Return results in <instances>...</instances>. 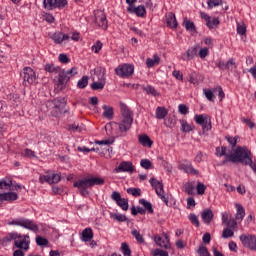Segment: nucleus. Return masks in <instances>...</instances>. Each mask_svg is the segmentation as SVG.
<instances>
[{
    "mask_svg": "<svg viewBox=\"0 0 256 256\" xmlns=\"http://www.w3.org/2000/svg\"><path fill=\"white\" fill-rule=\"evenodd\" d=\"M253 159V153L247 146H237L233 154L227 155V159L223 161L225 163H241V165H248Z\"/></svg>",
    "mask_w": 256,
    "mask_h": 256,
    "instance_id": "f257e3e1",
    "label": "nucleus"
},
{
    "mask_svg": "<svg viewBox=\"0 0 256 256\" xmlns=\"http://www.w3.org/2000/svg\"><path fill=\"white\" fill-rule=\"evenodd\" d=\"M120 111L123 119L118 124L119 131L120 133H127L131 129V125H133V112L125 104H120Z\"/></svg>",
    "mask_w": 256,
    "mask_h": 256,
    "instance_id": "f03ea898",
    "label": "nucleus"
},
{
    "mask_svg": "<svg viewBox=\"0 0 256 256\" xmlns=\"http://www.w3.org/2000/svg\"><path fill=\"white\" fill-rule=\"evenodd\" d=\"M46 107H52V115L54 117H60V115H63L65 113H68L67 107V101H65V98H56L54 100H50L46 102Z\"/></svg>",
    "mask_w": 256,
    "mask_h": 256,
    "instance_id": "7ed1b4c3",
    "label": "nucleus"
},
{
    "mask_svg": "<svg viewBox=\"0 0 256 256\" xmlns=\"http://www.w3.org/2000/svg\"><path fill=\"white\" fill-rule=\"evenodd\" d=\"M6 241H14L15 247H17V249H24V251L29 250V243H31L30 241L25 240L23 235L17 232L9 233L6 236Z\"/></svg>",
    "mask_w": 256,
    "mask_h": 256,
    "instance_id": "20e7f679",
    "label": "nucleus"
},
{
    "mask_svg": "<svg viewBox=\"0 0 256 256\" xmlns=\"http://www.w3.org/2000/svg\"><path fill=\"white\" fill-rule=\"evenodd\" d=\"M58 73V87H61V89H63L65 88L67 83H69L71 77H75V75H77V68L72 67L68 71L60 70V72Z\"/></svg>",
    "mask_w": 256,
    "mask_h": 256,
    "instance_id": "39448f33",
    "label": "nucleus"
},
{
    "mask_svg": "<svg viewBox=\"0 0 256 256\" xmlns=\"http://www.w3.org/2000/svg\"><path fill=\"white\" fill-rule=\"evenodd\" d=\"M9 225H17L18 227H24V229H28L29 231H33L37 233L39 231V226L33 222V220L18 218L16 220H12L9 222Z\"/></svg>",
    "mask_w": 256,
    "mask_h": 256,
    "instance_id": "423d86ee",
    "label": "nucleus"
},
{
    "mask_svg": "<svg viewBox=\"0 0 256 256\" xmlns=\"http://www.w3.org/2000/svg\"><path fill=\"white\" fill-rule=\"evenodd\" d=\"M20 77L23 79L24 87H29V85H33L37 81V75H35V71L31 67L23 68Z\"/></svg>",
    "mask_w": 256,
    "mask_h": 256,
    "instance_id": "0eeeda50",
    "label": "nucleus"
},
{
    "mask_svg": "<svg viewBox=\"0 0 256 256\" xmlns=\"http://www.w3.org/2000/svg\"><path fill=\"white\" fill-rule=\"evenodd\" d=\"M135 73V67L131 64H121L115 68V74L122 79H127Z\"/></svg>",
    "mask_w": 256,
    "mask_h": 256,
    "instance_id": "6e6552de",
    "label": "nucleus"
},
{
    "mask_svg": "<svg viewBox=\"0 0 256 256\" xmlns=\"http://www.w3.org/2000/svg\"><path fill=\"white\" fill-rule=\"evenodd\" d=\"M149 183H150L151 187H153V189H155L156 195H158V197H160L161 201H163L166 205H168L169 199L167 197H165V190L163 189V184L155 178H151L149 180Z\"/></svg>",
    "mask_w": 256,
    "mask_h": 256,
    "instance_id": "1a4fd4ad",
    "label": "nucleus"
},
{
    "mask_svg": "<svg viewBox=\"0 0 256 256\" xmlns=\"http://www.w3.org/2000/svg\"><path fill=\"white\" fill-rule=\"evenodd\" d=\"M239 239L243 247L250 249V251H256V235L242 234L239 236Z\"/></svg>",
    "mask_w": 256,
    "mask_h": 256,
    "instance_id": "9d476101",
    "label": "nucleus"
},
{
    "mask_svg": "<svg viewBox=\"0 0 256 256\" xmlns=\"http://www.w3.org/2000/svg\"><path fill=\"white\" fill-rule=\"evenodd\" d=\"M194 121L197 125H201L203 133L211 131V118L208 115L197 114L194 116Z\"/></svg>",
    "mask_w": 256,
    "mask_h": 256,
    "instance_id": "9b49d317",
    "label": "nucleus"
},
{
    "mask_svg": "<svg viewBox=\"0 0 256 256\" xmlns=\"http://www.w3.org/2000/svg\"><path fill=\"white\" fill-rule=\"evenodd\" d=\"M43 5L48 11H53V9H65L67 0H43Z\"/></svg>",
    "mask_w": 256,
    "mask_h": 256,
    "instance_id": "f8f14e48",
    "label": "nucleus"
},
{
    "mask_svg": "<svg viewBox=\"0 0 256 256\" xmlns=\"http://www.w3.org/2000/svg\"><path fill=\"white\" fill-rule=\"evenodd\" d=\"M94 15L96 25H98V27H101L104 30H107L109 25L107 21V15H105V12L103 10H96L94 11Z\"/></svg>",
    "mask_w": 256,
    "mask_h": 256,
    "instance_id": "ddd939ff",
    "label": "nucleus"
},
{
    "mask_svg": "<svg viewBox=\"0 0 256 256\" xmlns=\"http://www.w3.org/2000/svg\"><path fill=\"white\" fill-rule=\"evenodd\" d=\"M115 173H133L135 171V166L131 161H123L115 168Z\"/></svg>",
    "mask_w": 256,
    "mask_h": 256,
    "instance_id": "4468645a",
    "label": "nucleus"
},
{
    "mask_svg": "<svg viewBox=\"0 0 256 256\" xmlns=\"http://www.w3.org/2000/svg\"><path fill=\"white\" fill-rule=\"evenodd\" d=\"M179 169H182L184 173H188L189 175H199V170L193 168V163L191 161L185 159L179 165Z\"/></svg>",
    "mask_w": 256,
    "mask_h": 256,
    "instance_id": "2eb2a0df",
    "label": "nucleus"
},
{
    "mask_svg": "<svg viewBox=\"0 0 256 256\" xmlns=\"http://www.w3.org/2000/svg\"><path fill=\"white\" fill-rule=\"evenodd\" d=\"M128 13H132L136 15L137 17H144L147 15V10L145 9V6L139 5L135 7L134 5L127 7Z\"/></svg>",
    "mask_w": 256,
    "mask_h": 256,
    "instance_id": "dca6fc26",
    "label": "nucleus"
},
{
    "mask_svg": "<svg viewBox=\"0 0 256 256\" xmlns=\"http://www.w3.org/2000/svg\"><path fill=\"white\" fill-rule=\"evenodd\" d=\"M50 39H52L56 45H61L63 41H69L71 37L68 34H64L63 32H55L50 36Z\"/></svg>",
    "mask_w": 256,
    "mask_h": 256,
    "instance_id": "f3484780",
    "label": "nucleus"
},
{
    "mask_svg": "<svg viewBox=\"0 0 256 256\" xmlns=\"http://www.w3.org/2000/svg\"><path fill=\"white\" fill-rule=\"evenodd\" d=\"M197 53H198V47L192 46L188 48L184 54H182L181 59L182 61H191V59H195V57H197Z\"/></svg>",
    "mask_w": 256,
    "mask_h": 256,
    "instance_id": "a211bd4d",
    "label": "nucleus"
},
{
    "mask_svg": "<svg viewBox=\"0 0 256 256\" xmlns=\"http://www.w3.org/2000/svg\"><path fill=\"white\" fill-rule=\"evenodd\" d=\"M73 187H76L77 189H79V193L80 195H82V197H87V195H89V189L90 187L84 182V180H78L73 184Z\"/></svg>",
    "mask_w": 256,
    "mask_h": 256,
    "instance_id": "6ab92c4d",
    "label": "nucleus"
},
{
    "mask_svg": "<svg viewBox=\"0 0 256 256\" xmlns=\"http://www.w3.org/2000/svg\"><path fill=\"white\" fill-rule=\"evenodd\" d=\"M84 182L91 188L95 187V185H105V179L99 177H88L82 179Z\"/></svg>",
    "mask_w": 256,
    "mask_h": 256,
    "instance_id": "aec40b11",
    "label": "nucleus"
},
{
    "mask_svg": "<svg viewBox=\"0 0 256 256\" xmlns=\"http://www.w3.org/2000/svg\"><path fill=\"white\" fill-rule=\"evenodd\" d=\"M138 141H139L140 145H142L143 147L151 148L153 146V141L151 140V138H149V136H147V134L139 135Z\"/></svg>",
    "mask_w": 256,
    "mask_h": 256,
    "instance_id": "412c9836",
    "label": "nucleus"
},
{
    "mask_svg": "<svg viewBox=\"0 0 256 256\" xmlns=\"http://www.w3.org/2000/svg\"><path fill=\"white\" fill-rule=\"evenodd\" d=\"M19 199V196L15 192H7L0 194V201H17Z\"/></svg>",
    "mask_w": 256,
    "mask_h": 256,
    "instance_id": "4be33fe9",
    "label": "nucleus"
},
{
    "mask_svg": "<svg viewBox=\"0 0 256 256\" xmlns=\"http://www.w3.org/2000/svg\"><path fill=\"white\" fill-rule=\"evenodd\" d=\"M213 211L211 209H206L204 211H202L201 213V218L202 221H204V223H206V225H209V223H211L213 221Z\"/></svg>",
    "mask_w": 256,
    "mask_h": 256,
    "instance_id": "5701e85b",
    "label": "nucleus"
},
{
    "mask_svg": "<svg viewBox=\"0 0 256 256\" xmlns=\"http://www.w3.org/2000/svg\"><path fill=\"white\" fill-rule=\"evenodd\" d=\"M166 23L170 29H177V18L175 17V14L172 12L168 13L166 15Z\"/></svg>",
    "mask_w": 256,
    "mask_h": 256,
    "instance_id": "b1692460",
    "label": "nucleus"
},
{
    "mask_svg": "<svg viewBox=\"0 0 256 256\" xmlns=\"http://www.w3.org/2000/svg\"><path fill=\"white\" fill-rule=\"evenodd\" d=\"M93 239V230L91 228H85L82 231L81 241L84 243H89Z\"/></svg>",
    "mask_w": 256,
    "mask_h": 256,
    "instance_id": "393cba45",
    "label": "nucleus"
},
{
    "mask_svg": "<svg viewBox=\"0 0 256 256\" xmlns=\"http://www.w3.org/2000/svg\"><path fill=\"white\" fill-rule=\"evenodd\" d=\"M180 131H182V133H191V131H193V129H195V126H193V124H189L187 122V120L185 119H180Z\"/></svg>",
    "mask_w": 256,
    "mask_h": 256,
    "instance_id": "a878e982",
    "label": "nucleus"
},
{
    "mask_svg": "<svg viewBox=\"0 0 256 256\" xmlns=\"http://www.w3.org/2000/svg\"><path fill=\"white\" fill-rule=\"evenodd\" d=\"M216 65L218 69H220V71H225V69H227V71H230V69H232L231 66L235 65V61H233V58H231L227 61L226 64L223 61H219Z\"/></svg>",
    "mask_w": 256,
    "mask_h": 256,
    "instance_id": "bb28decb",
    "label": "nucleus"
},
{
    "mask_svg": "<svg viewBox=\"0 0 256 256\" xmlns=\"http://www.w3.org/2000/svg\"><path fill=\"white\" fill-rule=\"evenodd\" d=\"M154 240H155V243L159 245V247H164V249H169V247H171L168 236L165 237L166 241L163 240L161 236H156Z\"/></svg>",
    "mask_w": 256,
    "mask_h": 256,
    "instance_id": "cd10ccee",
    "label": "nucleus"
},
{
    "mask_svg": "<svg viewBox=\"0 0 256 256\" xmlns=\"http://www.w3.org/2000/svg\"><path fill=\"white\" fill-rule=\"evenodd\" d=\"M183 25L186 31H189V33H197V27H195V23L191 22V20L185 18Z\"/></svg>",
    "mask_w": 256,
    "mask_h": 256,
    "instance_id": "c85d7f7f",
    "label": "nucleus"
},
{
    "mask_svg": "<svg viewBox=\"0 0 256 256\" xmlns=\"http://www.w3.org/2000/svg\"><path fill=\"white\" fill-rule=\"evenodd\" d=\"M160 61H161V58H159V55L154 54L153 58H148L146 60V65L148 69H151V67H155V65H159Z\"/></svg>",
    "mask_w": 256,
    "mask_h": 256,
    "instance_id": "c756f323",
    "label": "nucleus"
},
{
    "mask_svg": "<svg viewBox=\"0 0 256 256\" xmlns=\"http://www.w3.org/2000/svg\"><path fill=\"white\" fill-rule=\"evenodd\" d=\"M168 114H169V111L166 110L165 107L158 106L156 108V119H165Z\"/></svg>",
    "mask_w": 256,
    "mask_h": 256,
    "instance_id": "7c9ffc66",
    "label": "nucleus"
},
{
    "mask_svg": "<svg viewBox=\"0 0 256 256\" xmlns=\"http://www.w3.org/2000/svg\"><path fill=\"white\" fill-rule=\"evenodd\" d=\"M188 81H189V83H192V85H197L199 83V81H202V78L199 73L192 72L188 76Z\"/></svg>",
    "mask_w": 256,
    "mask_h": 256,
    "instance_id": "2f4dec72",
    "label": "nucleus"
},
{
    "mask_svg": "<svg viewBox=\"0 0 256 256\" xmlns=\"http://www.w3.org/2000/svg\"><path fill=\"white\" fill-rule=\"evenodd\" d=\"M67 129L68 131H72V133H81L83 131V124L79 125V123L74 122L73 124H69Z\"/></svg>",
    "mask_w": 256,
    "mask_h": 256,
    "instance_id": "473e14b6",
    "label": "nucleus"
},
{
    "mask_svg": "<svg viewBox=\"0 0 256 256\" xmlns=\"http://www.w3.org/2000/svg\"><path fill=\"white\" fill-rule=\"evenodd\" d=\"M139 203H140V205H143L145 211H148V213H150V214L154 213L153 204H151V202L142 198L139 200Z\"/></svg>",
    "mask_w": 256,
    "mask_h": 256,
    "instance_id": "72a5a7b5",
    "label": "nucleus"
},
{
    "mask_svg": "<svg viewBox=\"0 0 256 256\" xmlns=\"http://www.w3.org/2000/svg\"><path fill=\"white\" fill-rule=\"evenodd\" d=\"M105 68L98 67L94 69V74L97 76L98 81H105Z\"/></svg>",
    "mask_w": 256,
    "mask_h": 256,
    "instance_id": "f704fd0d",
    "label": "nucleus"
},
{
    "mask_svg": "<svg viewBox=\"0 0 256 256\" xmlns=\"http://www.w3.org/2000/svg\"><path fill=\"white\" fill-rule=\"evenodd\" d=\"M102 109L104 110L103 112V117L106 119H113V107H108L107 105H103Z\"/></svg>",
    "mask_w": 256,
    "mask_h": 256,
    "instance_id": "c9c22d12",
    "label": "nucleus"
},
{
    "mask_svg": "<svg viewBox=\"0 0 256 256\" xmlns=\"http://www.w3.org/2000/svg\"><path fill=\"white\" fill-rule=\"evenodd\" d=\"M237 207V213H236V221H243V217H245V208L243 206L236 204Z\"/></svg>",
    "mask_w": 256,
    "mask_h": 256,
    "instance_id": "e433bc0d",
    "label": "nucleus"
},
{
    "mask_svg": "<svg viewBox=\"0 0 256 256\" xmlns=\"http://www.w3.org/2000/svg\"><path fill=\"white\" fill-rule=\"evenodd\" d=\"M143 91L147 93V95H152V97H159V92L155 89V87L149 85V86H144Z\"/></svg>",
    "mask_w": 256,
    "mask_h": 256,
    "instance_id": "4c0bfd02",
    "label": "nucleus"
},
{
    "mask_svg": "<svg viewBox=\"0 0 256 256\" xmlns=\"http://www.w3.org/2000/svg\"><path fill=\"white\" fill-rule=\"evenodd\" d=\"M221 24V21H219V18H213L211 20L206 22V27H208V29H215V27H219V25Z\"/></svg>",
    "mask_w": 256,
    "mask_h": 256,
    "instance_id": "58836bf2",
    "label": "nucleus"
},
{
    "mask_svg": "<svg viewBox=\"0 0 256 256\" xmlns=\"http://www.w3.org/2000/svg\"><path fill=\"white\" fill-rule=\"evenodd\" d=\"M13 185V181L12 180H5L2 179L0 180V189H4L5 191L11 189V186Z\"/></svg>",
    "mask_w": 256,
    "mask_h": 256,
    "instance_id": "ea45409f",
    "label": "nucleus"
},
{
    "mask_svg": "<svg viewBox=\"0 0 256 256\" xmlns=\"http://www.w3.org/2000/svg\"><path fill=\"white\" fill-rule=\"evenodd\" d=\"M45 71H47L48 73H60L61 67L55 66L53 64H46Z\"/></svg>",
    "mask_w": 256,
    "mask_h": 256,
    "instance_id": "a19ab883",
    "label": "nucleus"
},
{
    "mask_svg": "<svg viewBox=\"0 0 256 256\" xmlns=\"http://www.w3.org/2000/svg\"><path fill=\"white\" fill-rule=\"evenodd\" d=\"M89 85V77L83 76L77 83L78 89H85Z\"/></svg>",
    "mask_w": 256,
    "mask_h": 256,
    "instance_id": "79ce46f5",
    "label": "nucleus"
},
{
    "mask_svg": "<svg viewBox=\"0 0 256 256\" xmlns=\"http://www.w3.org/2000/svg\"><path fill=\"white\" fill-rule=\"evenodd\" d=\"M215 155L217 157H226V159H227V155H231V154H227V147L222 146V147H217L216 148Z\"/></svg>",
    "mask_w": 256,
    "mask_h": 256,
    "instance_id": "37998d69",
    "label": "nucleus"
},
{
    "mask_svg": "<svg viewBox=\"0 0 256 256\" xmlns=\"http://www.w3.org/2000/svg\"><path fill=\"white\" fill-rule=\"evenodd\" d=\"M90 87L93 91L105 89V81L93 82Z\"/></svg>",
    "mask_w": 256,
    "mask_h": 256,
    "instance_id": "c03bdc74",
    "label": "nucleus"
},
{
    "mask_svg": "<svg viewBox=\"0 0 256 256\" xmlns=\"http://www.w3.org/2000/svg\"><path fill=\"white\" fill-rule=\"evenodd\" d=\"M118 207L122 208V211H127L129 209V200L126 198H122L120 201L116 202Z\"/></svg>",
    "mask_w": 256,
    "mask_h": 256,
    "instance_id": "a18cd8bd",
    "label": "nucleus"
},
{
    "mask_svg": "<svg viewBox=\"0 0 256 256\" xmlns=\"http://www.w3.org/2000/svg\"><path fill=\"white\" fill-rule=\"evenodd\" d=\"M184 189L188 195H193V191H195V182L186 183Z\"/></svg>",
    "mask_w": 256,
    "mask_h": 256,
    "instance_id": "49530a36",
    "label": "nucleus"
},
{
    "mask_svg": "<svg viewBox=\"0 0 256 256\" xmlns=\"http://www.w3.org/2000/svg\"><path fill=\"white\" fill-rule=\"evenodd\" d=\"M36 244L39 247H45L49 245V240L47 238L41 237V236H36Z\"/></svg>",
    "mask_w": 256,
    "mask_h": 256,
    "instance_id": "de8ad7c7",
    "label": "nucleus"
},
{
    "mask_svg": "<svg viewBox=\"0 0 256 256\" xmlns=\"http://www.w3.org/2000/svg\"><path fill=\"white\" fill-rule=\"evenodd\" d=\"M121 252L124 256H131V248H129V244H127V242H123L121 244Z\"/></svg>",
    "mask_w": 256,
    "mask_h": 256,
    "instance_id": "09e8293b",
    "label": "nucleus"
},
{
    "mask_svg": "<svg viewBox=\"0 0 256 256\" xmlns=\"http://www.w3.org/2000/svg\"><path fill=\"white\" fill-rule=\"evenodd\" d=\"M128 195H132L133 197H141V188H128Z\"/></svg>",
    "mask_w": 256,
    "mask_h": 256,
    "instance_id": "8fccbe9b",
    "label": "nucleus"
},
{
    "mask_svg": "<svg viewBox=\"0 0 256 256\" xmlns=\"http://www.w3.org/2000/svg\"><path fill=\"white\" fill-rule=\"evenodd\" d=\"M188 219H189L190 223H192V225H195V227H199L200 223H199V218L197 217V215L190 213L188 216Z\"/></svg>",
    "mask_w": 256,
    "mask_h": 256,
    "instance_id": "3c124183",
    "label": "nucleus"
},
{
    "mask_svg": "<svg viewBox=\"0 0 256 256\" xmlns=\"http://www.w3.org/2000/svg\"><path fill=\"white\" fill-rule=\"evenodd\" d=\"M203 93L208 101H213V99H215V94H213L215 92L211 89H203Z\"/></svg>",
    "mask_w": 256,
    "mask_h": 256,
    "instance_id": "603ef678",
    "label": "nucleus"
},
{
    "mask_svg": "<svg viewBox=\"0 0 256 256\" xmlns=\"http://www.w3.org/2000/svg\"><path fill=\"white\" fill-rule=\"evenodd\" d=\"M207 189V186L203 184L202 182H198L196 186V191L198 195H205V190Z\"/></svg>",
    "mask_w": 256,
    "mask_h": 256,
    "instance_id": "864d4df0",
    "label": "nucleus"
},
{
    "mask_svg": "<svg viewBox=\"0 0 256 256\" xmlns=\"http://www.w3.org/2000/svg\"><path fill=\"white\" fill-rule=\"evenodd\" d=\"M223 3V0H208V9H213V7H219Z\"/></svg>",
    "mask_w": 256,
    "mask_h": 256,
    "instance_id": "5fc2aeb1",
    "label": "nucleus"
},
{
    "mask_svg": "<svg viewBox=\"0 0 256 256\" xmlns=\"http://www.w3.org/2000/svg\"><path fill=\"white\" fill-rule=\"evenodd\" d=\"M111 217H113L115 219V221H118L119 223H125V221H127V216L123 215V214H112Z\"/></svg>",
    "mask_w": 256,
    "mask_h": 256,
    "instance_id": "6e6d98bb",
    "label": "nucleus"
},
{
    "mask_svg": "<svg viewBox=\"0 0 256 256\" xmlns=\"http://www.w3.org/2000/svg\"><path fill=\"white\" fill-rule=\"evenodd\" d=\"M164 125L169 127V129H173L177 125V120L175 118H168L164 121Z\"/></svg>",
    "mask_w": 256,
    "mask_h": 256,
    "instance_id": "4d7b16f0",
    "label": "nucleus"
},
{
    "mask_svg": "<svg viewBox=\"0 0 256 256\" xmlns=\"http://www.w3.org/2000/svg\"><path fill=\"white\" fill-rule=\"evenodd\" d=\"M23 157H27L28 159H31V158H37V155L35 154V151H33L29 148H26L24 150Z\"/></svg>",
    "mask_w": 256,
    "mask_h": 256,
    "instance_id": "13d9d810",
    "label": "nucleus"
},
{
    "mask_svg": "<svg viewBox=\"0 0 256 256\" xmlns=\"http://www.w3.org/2000/svg\"><path fill=\"white\" fill-rule=\"evenodd\" d=\"M131 234L133 235V237H135L138 243H145V239H143V236L141 235V233H139V231L133 230Z\"/></svg>",
    "mask_w": 256,
    "mask_h": 256,
    "instance_id": "bf43d9fd",
    "label": "nucleus"
},
{
    "mask_svg": "<svg viewBox=\"0 0 256 256\" xmlns=\"http://www.w3.org/2000/svg\"><path fill=\"white\" fill-rule=\"evenodd\" d=\"M140 165H141V167H143V169H151L153 164L151 163V160H149V159H142L140 161Z\"/></svg>",
    "mask_w": 256,
    "mask_h": 256,
    "instance_id": "052dcab7",
    "label": "nucleus"
},
{
    "mask_svg": "<svg viewBox=\"0 0 256 256\" xmlns=\"http://www.w3.org/2000/svg\"><path fill=\"white\" fill-rule=\"evenodd\" d=\"M198 255L199 256H211V254L209 253V250H207V247H205V246L199 247Z\"/></svg>",
    "mask_w": 256,
    "mask_h": 256,
    "instance_id": "680f3d73",
    "label": "nucleus"
},
{
    "mask_svg": "<svg viewBox=\"0 0 256 256\" xmlns=\"http://www.w3.org/2000/svg\"><path fill=\"white\" fill-rule=\"evenodd\" d=\"M234 233L233 230L229 228H225L222 232L223 239H229V237H233Z\"/></svg>",
    "mask_w": 256,
    "mask_h": 256,
    "instance_id": "e2e57ef3",
    "label": "nucleus"
},
{
    "mask_svg": "<svg viewBox=\"0 0 256 256\" xmlns=\"http://www.w3.org/2000/svg\"><path fill=\"white\" fill-rule=\"evenodd\" d=\"M178 111L181 115H187V113H189V107L185 104H180L178 106Z\"/></svg>",
    "mask_w": 256,
    "mask_h": 256,
    "instance_id": "0e129e2a",
    "label": "nucleus"
},
{
    "mask_svg": "<svg viewBox=\"0 0 256 256\" xmlns=\"http://www.w3.org/2000/svg\"><path fill=\"white\" fill-rule=\"evenodd\" d=\"M153 256H169V252L157 248L154 250Z\"/></svg>",
    "mask_w": 256,
    "mask_h": 256,
    "instance_id": "69168bd1",
    "label": "nucleus"
},
{
    "mask_svg": "<svg viewBox=\"0 0 256 256\" xmlns=\"http://www.w3.org/2000/svg\"><path fill=\"white\" fill-rule=\"evenodd\" d=\"M225 139L232 145V147H237V139H239V137L226 136Z\"/></svg>",
    "mask_w": 256,
    "mask_h": 256,
    "instance_id": "338daca9",
    "label": "nucleus"
},
{
    "mask_svg": "<svg viewBox=\"0 0 256 256\" xmlns=\"http://www.w3.org/2000/svg\"><path fill=\"white\" fill-rule=\"evenodd\" d=\"M237 33L238 35H245L247 33V27L244 24H237Z\"/></svg>",
    "mask_w": 256,
    "mask_h": 256,
    "instance_id": "774afa93",
    "label": "nucleus"
}]
</instances>
